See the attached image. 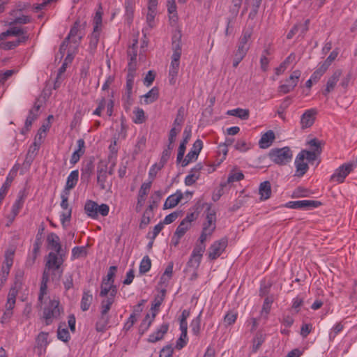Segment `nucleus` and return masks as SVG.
I'll return each mask as SVG.
<instances>
[{"label":"nucleus","mask_w":357,"mask_h":357,"mask_svg":"<svg viewBox=\"0 0 357 357\" xmlns=\"http://www.w3.org/2000/svg\"><path fill=\"white\" fill-rule=\"evenodd\" d=\"M251 32L249 31H243L239 38L237 50L234 54L233 67L236 68L239 63L243 59L247 54L250 48L249 40L251 37Z\"/></svg>","instance_id":"obj_2"},{"label":"nucleus","mask_w":357,"mask_h":357,"mask_svg":"<svg viewBox=\"0 0 357 357\" xmlns=\"http://www.w3.org/2000/svg\"><path fill=\"white\" fill-rule=\"evenodd\" d=\"M303 154H298L295 160L296 165V174L295 176L301 177L303 176L308 169V165L304 162Z\"/></svg>","instance_id":"obj_15"},{"label":"nucleus","mask_w":357,"mask_h":357,"mask_svg":"<svg viewBox=\"0 0 357 357\" xmlns=\"http://www.w3.org/2000/svg\"><path fill=\"white\" fill-rule=\"evenodd\" d=\"M109 321V315H102L100 314V317L96 324V331L98 332H104L107 328Z\"/></svg>","instance_id":"obj_34"},{"label":"nucleus","mask_w":357,"mask_h":357,"mask_svg":"<svg viewBox=\"0 0 357 357\" xmlns=\"http://www.w3.org/2000/svg\"><path fill=\"white\" fill-rule=\"evenodd\" d=\"M107 165L101 161L97 167V183L101 190L110 188L112 183L107 179Z\"/></svg>","instance_id":"obj_6"},{"label":"nucleus","mask_w":357,"mask_h":357,"mask_svg":"<svg viewBox=\"0 0 357 357\" xmlns=\"http://www.w3.org/2000/svg\"><path fill=\"white\" fill-rule=\"evenodd\" d=\"M275 139V133L273 130H270L261 135L259 142V145L261 149H267L270 147Z\"/></svg>","instance_id":"obj_18"},{"label":"nucleus","mask_w":357,"mask_h":357,"mask_svg":"<svg viewBox=\"0 0 357 357\" xmlns=\"http://www.w3.org/2000/svg\"><path fill=\"white\" fill-rule=\"evenodd\" d=\"M317 110L316 109H310L306 110L301 117V126L302 129L310 128L314 123Z\"/></svg>","instance_id":"obj_12"},{"label":"nucleus","mask_w":357,"mask_h":357,"mask_svg":"<svg viewBox=\"0 0 357 357\" xmlns=\"http://www.w3.org/2000/svg\"><path fill=\"white\" fill-rule=\"evenodd\" d=\"M79 178L78 170H73L70 172L67 178V181L65 187L64 192H69L70 190L73 189L77 184Z\"/></svg>","instance_id":"obj_29"},{"label":"nucleus","mask_w":357,"mask_h":357,"mask_svg":"<svg viewBox=\"0 0 357 357\" xmlns=\"http://www.w3.org/2000/svg\"><path fill=\"white\" fill-rule=\"evenodd\" d=\"M13 255H14V252H13V251L8 252V251L5 255V259H4V261L2 264V266L8 267V268H11L13 266Z\"/></svg>","instance_id":"obj_60"},{"label":"nucleus","mask_w":357,"mask_h":357,"mask_svg":"<svg viewBox=\"0 0 357 357\" xmlns=\"http://www.w3.org/2000/svg\"><path fill=\"white\" fill-rule=\"evenodd\" d=\"M84 210L88 216L92 218L98 217V204L93 201L89 200L86 202Z\"/></svg>","instance_id":"obj_30"},{"label":"nucleus","mask_w":357,"mask_h":357,"mask_svg":"<svg viewBox=\"0 0 357 357\" xmlns=\"http://www.w3.org/2000/svg\"><path fill=\"white\" fill-rule=\"evenodd\" d=\"M183 194L181 191L177 190L174 195H172L167 197L165 204L164 209L172 208L175 207L183 199Z\"/></svg>","instance_id":"obj_20"},{"label":"nucleus","mask_w":357,"mask_h":357,"mask_svg":"<svg viewBox=\"0 0 357 357\" xmlns=\"http://www.w3.org/2000/svg\"><path fill=\"white\" fill-rule=\"evenodd\" d=\"M128 73L136 75L137 70V45L133 44L128 50Z\"/></svg>","instance_id":"obj_13"},{"label":"nucleus","mask_w":357,"mask_h":357,"mask_svg":"<svg viewBox=\"0 0 357 357\" xmlns=\"http://www.w3.org/2000/svg\"><path fill=\"white\" fill-rule=\"evenodd\" d=\"M41 244H42L41 237H38V236H36V238L35 243L33 244V257H32V258H29L27 259V261H26L27 265L32 266L35 263V260L39 253Z\"/></svg>","instance_id":"obj_32"},{"label":"nucleus","mask_w":357,"mask_h":357,"mask_svg":"<svg viewBox=\"0 0 357 357\" xmlns=\"http://www.w3.org/2000/svg\"><path fill=\"white\" fill-rule=\"evenodd\" d=\"M199 178V174L190 172L185 178V184L188 186L193 185Z\"/></svg>","instance_id":"obj_56"},{"label":"nucleus","mask_w":357,"mask_h":357,"mask_svg":"<svg viewBox=\"0 0 357 357\" xmlns=\"http://www.w3.org/2000/svg\"><path fill=\"white\" fill-rule=\"evenodd\" d=\"M310 20L307 19L303 24L298 23L296 26H298V33L300 36H303L309 29Z\"/></svg>","instance_id":"obj_62"},{"label":"nucleus","mask_w":357,"mask_h":357,"mask_svg":"<svg viewBox=\"0 0 357 357\" xmlns=\"http://www.w3.org/2000/svg\"><path fill=\"white\" fill-rule=\"evenodd\" d=\"M205 249L206 245H202L197 243H196L191 254L190 258L188 261V266L189 267L195 268L199 267Z\"/></svg>","instance_id":"obj_9"},{"label":"nucleus","mask_w":357,"mask_h":357,"mask_svg":"<svg viewBox=\"0 0 357 357\" xmlns=\"http://www.w3.org/2000/svg\"><path fill=\"white\" fill-rule=\"evenodd\" d=\"M227 238H222L218 241H215L208 248V256L211 260L218 259L222 253L225 251L227 246Z\"/></svg>","instance_id":"obj_7"},{"label":"nucleus","mask_w":357,"mask_h":357,"mask_svg":"<svg viewBox=\"0 0 357 357\" xmlns=\"http://www.w3.org/2000/svg\"><path fill=\"white\" fill-rule=\"evenodd\" d=\"M73 58L70 56V54H68L66 58L65 59L63 63L61 66L59 68L57 73V76L56 78L54 88L60 87V83L63 80L65 75L64 73L66 71V68L68 65L71 63Z\"/></svg>","instance_id":"obj_16"},{"label":"nucleus","mask_w":357,"mask_h":357,"mask_svg":"<svg viewBox=\"0 0 357 357\" xmlns=\"http://www.w3.org/2000/svg\"><path fill=\"white\" fill-rule=\"evenodd\" d=\"M116 296V290L112 289V291L109 295L101 301L100 304V314L102 315H109L108 312L111 308L112 305L114 302V298Z\"/></svg>","instance_id":"obj_17"},{"label":"nucleus","mask_w":357,"mask_h":357,"mask_svg":"<svg viewBox=\"0 0 357 357\" xmlns=\"http://www.w3.org/2000/svg\"><path fill=\"white\" fill-rule=\"evenodd\" d=\"M25 33L26 31L23 29L19 27H11L6 31L1 33V39H5L8 36H17L21 37L22 36H26Z\"/></svg>","instance_id":"obj_37"},{"label":"nucleus","mask_w":357,"mask_h":357,"mask_svg":"<svg viewBox=\"0 0 357 357\" xmlns=\"http://www.w3.org/2000/svg\"><path fill=\"white\" fill-rule=\"evenodd\" d=\"M244 178V175L242 172H236V173H231L229 174L227 180L224 183H226V185H227L229 183H234L235 181H240L243 180Z\"/></svg>","instance_id":"obj_50"},{"label":"nucleus","mask_w":357,"mask_h":357,"mask_svg":"<svg viewBox=\"0 0 357 357\" xmlns=\"http://www.w3.org/2000/svg\"><path fill=\"white\" fill-rule=\"evenodd\" d=\"M354 165L353 163H344L339 167L331 176V181L339 183H343L345 178L354 169Z\"/></svg>","instance_id":"obj_8"},{"label":"nucleus","mask_w":357,"mask_h":357,"mask_svg":"<svg viewBox=\"0 0 357 357\" xmlns=\"http://www.w3.org/2000/svg\"><path fill=\"white\" fill-rule=\"evenodd\" d=\"M173 149H174L173 146L167 145V148L164 149V151H162V153L160 160L159 162L158 169H162L164 167L165 163L169 160V158L171 155V151Z\"/></svg>","instance_id":"obj_43"},{"label":"nucleus","mask_w":357,"mask_h":357,"mask_svg":"<svg viewBox=\"0 0 357 357\" xmlns=\"http://www.w3.org/2000/svg\"><path fill=\"white\" fill-rule=\"evenodd\" d=\"M158 98V91H149L147 93L141 97V102L142 100L146 105L150 104L155 101Z\"/></svg>","instance_id":"obj_41"},{"label":"nucleus","mask_w":357,"mask_h":357,"mask_svg":"<svg viewBox=\"0 0 357 357\" xmlns=\"http://www.w3.org/2000/svg\"><path fill=\"white\" fill-rule=\"evenodd\" d=\"M135 116L134 121L135 123H142L145 121L144 112L142 109L138 108L135 111Z\"/></svg>","instance_id":"obj_61"},{"label":"nucleus","mask_w":357,"mask_h":357,"mask_svg":"<svg viewBox=\"0 0 357 357\" xmlns=\"http://www.w3.org/2000/svg\"><path fill=\"white\" fill-rule=\"evenodd\" d=\"M94 170V165L92 160L84 163L81 169V178L83 181H89Z\"/></svg>","instance_id":"obj_25"},{"label":"nucleus","mask_w":357,"mask_h":357,"mask_svg":"<svg viewBox=\"0 0 357 357\" xmlns=\"http://www.w3.org/2000/svg\"><path fill=\"white\" fill-rule=\"evenodd\" d=\"M93 301V296L89 291H84L81 301V309L86 311L89 309Z\"/></svg>","instance_id":"obj_33"},{"label":"nucleus","mask_w":357,"mask_h":357,"mask_svg":"<svg viewBox=\"0 0 357 357\" xmlns=\"http://www.w3.org/2000/svg\"><path fill=\"white\" fill-rule=\"evenodd\" d=\"M203 147V142L201 139H197L192 146V149L188 152V153L186 155L185 158L183 159L181 166L185 167L187 166L190 162L196 160L198 158V155L202 149Z\"/></svg>","instance_id":"obj_11"},{"label":"nucleus","mask_w":357,"mask_h":357,"mask_svg":"<svg viewBox=\"0 0 357 357\" xmlns=\"http://www.w3.org/2000/svg\"><path fill=\"white\" fill-rule=\"evenodd\" d=\"M100 30L93 29V31L90 36L89 46L91 49H96L99 42Z\"/></svg>","instance_id":"obj_45"},{"label":"nucleus","mask_w":357,"mask_h":357,"mask_svg":"<svg viewBox=\"0 0 357 357\" xmlns=\"http://www.w3.org/2000/svg\"><path fill=\"white\" fill-rule=\"evenodd\" d=\"M169 324L167 323L162 324L155 332L149 335L148 341L153 343L162 340L164 335L167 332Z\"/></svg>","instance_id":"obj_23"},{"label":"nucleus","mask_w":357,"mask_h":357,"mask_svg":"<svg viewBox=\"0 0 357 357\" xmlns=\"http://www.w3.org/2000/svg\"><path fill=\"white\" fill-rule=\"evenodd\" d=\"M167 3L170 24L172 25H175L176 24L178 19L175 0H167Z\"/></svg>","instance_id":"obj_21"},{"label":"nucleus","mask_w":357,"mask_h":357,"mask_svg":"<svg viewBox=\"0 0 357 357\" xmlns=\"http://www.w3.org/2000/svg\"><path fill=\"white\" fill-rule=\"evenodd\" d=\"M57 337L61 341L67 342L70 339L68 330L66 328H62L61 326H59L57 331Z\"/></svg>","instance_id":"obj_51"},{"label":"nucleus","mask_w":357,"mask_h":357,"mask_svg":"<svg viewBox=\"0 0 357 357\" xmlns=\"http://www.w3.org/2000/svg\"><path fill=\"white\" fill-rule=\"evenodd\" d=\"M48 333L41 332L36 338V347L38 349H45L48 344L47 342Z\"/></svg>","instance_id":"obj_40"},{"label":"nucleus","mask_w":357,"mask_h":357,"mask_svg":"<svg viewBox=\"0 0 357 357\" xmlns=\"http://www.w3.org/2000/svg\"><path fill=\"white\" fill-rule=\"evenodd\" d=\"M184 121V111L183 107H181L177 112L176 117L174 121L173 127L180 128Z\"/></svg>","instance_id":"obj_52"},{"label":"nucleus","mask_w":357,"mask_h":357,"mask_svg":"<svg viewBox=\"0 0 357 357\" xmlns=\"http://www.w3.org/2000/svg\"><path fill=\"white\" fill-rule=\"evenodd\" d=\"M50 96V93H47L45 91H43V93H42L40 96L36 99L33 107L29 110V114L25 121L24 129L26 130H29L33 122L36 120L39 116L40 108L45 103Z\"/></svg>","instance_id":"obj_3"},{"label":"nucleus","mask_w":357,"mask_h":357,"mask_svg":"<svg viewBox=\"0 0 357 357\" xmlns=\"http://www.w3.org/2000/svg\"><path fill=\"white\" fill-rule=\"evenodd\" d=\"M152 181H150L148 183H144L139 190L138 196L141 197H144L148 194L151 187Z\"/></svg>","instance_id":"obj_59"},{"label":"nucleus","mask_w":357,"mask_h":357,"mask_svg":"<svg viewBox=\"0 0 357 357\" xmlns=\"http://www.w3.org/2000/svg\"><path fill=\"white\" fill-rule=\"evenodd\" d=\"M160 293H161L160 295H158L155 297L153 303L152 304V307H151L152 310L153 308L159 307L160 306V305L162 304V303L163 302L165 297L166 290L162 289Z\"/></svg>","instance_id":"obj_53"},{"label":"nucleus","mask_w":357,"mask_h":357,"mask_svg":"<svg viewBox=\"0 0 357 357\" xmlns=\"http://www.w3.org/2000/svg\"><path fill=\"white\" fill-rule=\"evenodd\" d=\"M60 313L59 301L50 300L48 306L45 307L43 311V317L45 319L46 324H50L52 321V319L58 318Z\"/></svg>","instance_id":"obj_5"},{"label":"nucleus","mask_w":357,"mask_h":357,"mask_svg":"<svg viewBox=\"0 0 357 357\" xmlns=\"http://www.w3.org/2000/svg\"><path fill=\"white\" fill-rule=\"evenodd\" d=\"M201 314L202 312L199 313V314L194 319L191 324L190 327L192 328V331L194 335H197L199 333L200 331V325H201Z\"/></svg>","instance_id":"obj_49"},{"label":"nucleus","mask_w":357,"mask_h":357,"mask_svg":"<svg viewBox=\"0 0 357 357\" xmlns=\"http://www.w3.org/2000/svg\"><path fill=\"white\" fill-rule=\"evenodd\" d=\"M270 159L275 164L284 165L292 159V151L288 146L271 149L268 153Z\"/></svg>","instance_id":"obj_4"},{"label":"nucleus","mask_w":357,"mask_h":357,"mask_svg":"<svg viewBox=\"0 0 357 357\" xmlns=\"http://www.w3.org/2000/svg\"><path fill=\"white\" fill-rule=\"evenodd\" d=\"M155 77V73L153 70H149L143 79V83L146 87H149Z\"/></svg>","instance_id":"obj_55"},{"label":"nucleus","mask_w":357,"mask_h":357,"mask_svg":"<svg viewBox=\"0 0 357 357\" xmlns=\"http://www.w3.org/2000/svg\"><path fill=\"white\" fill-rule=\"evenodd\" d=\"M342 75V70L340 69L335 70L333 75L328 78L326 84V89H333L339 80Z\"/></svg>","instance_id":"obj_39"},{"label":"nucleus","mask_w":357,"mask_h":357,"mask_svg":"<svg viewBox=\"0 0 357 357\" xmlns=\"http://www.w3.org/2000/svg\"><path fill=\"white\" fill-rule=\"evenodd\" d=\"M321 202L314 200H301L289 202L286 206L291 208H317L321 205Z\"/></svg>","instance_id":"obj_14"},{"label":"nucleus","mask_w":357,"mask_h":357,"mask_svg":"<svg viewBox=\"0 0 357 357\" xmlns=\"http://www.w3.org/2000/svg\"><path fill=\"white\" fill-rule=\"evenodd\" d=\"M86 25V22L81 23L79 20L74 23L68 35L60 46L59 51L61 54H64L69 43H73L75 47L79 45L81 40L85 35Z\"/></svg>","instance_id":"obj_1"},{"label":"nucleus","mask_w":357,"mask_h":357,"mask_svg":"<svg viewBox=\"0 0 357 357\" xmlns=\"http://www.w3.org/2000/svg\"><path fill=\"white\" fill-rule=\"evenodd\" d=\"M301 72L299 70H296L291 73V74L289 75V78L286 80V83L282 86V87L285 88H292L296 86L299 78L301 77Z\"/></svg>","instance_id":"obj_26"},{"label":"nucleus","mask_w":357,"mask_h":357,"mask_svg":"<svg viewBox=\"0 0 357 357\" xmlns=\"http://www.w3.org/2000/svg\"><path fill=\"white\" fill-rule=\"evenodd\" d=\"M146 138L145 136H142L138 138L135 149L133 151L134 155H138L139 153L144 151L146 147Z\"/></svg>","instance_id":"obj_44"},{"label":"nucleus","mask_w":357,"mask_h":357,"mask_svg":"<svg viewBox=\"0 0 357 357\" xmlns=\"http://www.w3.org/2000/svg\"><path fill=\"white\" fill-rule=\"evenodd\" d=\"M352 74L351 73H348L346 75H344L341 80L340 86L342 88H347L350 86V83L352 82Z\"/></svg>","instance_id":"obj_64"},{"label":"nucleus","mask_w":357,"mask_h":357,"mask_svg":"<svg viewBox=\"0 0 357 357\" xmlns=\"http://www.w3.org/2000/svg\"><path fill=\"white\" fill-rule=\"evenodd\" d=\"M227 114L230 116H234L240 118L242 120H246L249 118V110L241 108H237L227 111Z\"/></svg>","instance_id":"obj_35"},{"label":"nucleus","mask_w":357,"mask_h":357,"mask_svg":"<svg viewBox=\"0 0 357 357\" xmlns=\"http://www.w3.org/2000/svg\"><path fill=\"white\" fill-rule=\"evenodd\" d=\"M155 317V314L153 313L152 317H151L149 314L146 315L144 319L142 320L139 328V332L141 334H144L150 327L152 321H153L154 318Z\"/></svg>","instance_id":"obj_36"},{"label":"nucleus","mask_w":357,"mask_h":357,"mask_svg":"<svg viewBox=\"0 0 357 357\" xmlns=\"http://www.w3.org/2000/svg\"><path fill=\"white\" fill-rule=\"evenodd\" d=\"M180 130H181L180 128H176V127H173L170 130L169 134V138H168V141H169L168 146H171L174 147V143L175 142L176 135L180 132Z\"/></svg>","instance_id":"obj_54"},{"label":"nucleus","mask_w":357,"mask_h":357,"mask_svg":"<svg viewBox=\"0 0 357 357\" xmlns=\"http://www.w3.org/2000/svg\"><path fill=\"white\" fill-rule=\"evenodd\" d=\"M213 233H211V230L209 229L207 231L206 228H202V234L199 236V241L197 243L206 245L205 242L207 239L208 236H210L212 235Z\"/></svg>","instance_id":"obj_63"},{"label":"nucleus","mask_w":357,"mask_h":357,"mask_svg":"<svg viewBox=\"0 0 357 357\" xmlns=\"http://www.w3.org/2000/svg\"><path fill=\"white\" fill-rule=\"evenodd\" d=\"M64 252H51L48 254L45 268L48 270H58L64 261Z\"/></svg>","instance_id":"obj_10"},{"label":"nucleus","mask_w":357,"mask_h":357,"mask_svg":"<svg viewBox=\"0 0 357 357\" xmlns=\"http://www.w3.org/2000/svg\"><path fill=\"white\" fill-rule=\"evenodd\" d=\"M47 241L51 249L54 250L55 252H63L61 243L59 242V237L54 233H50L47 238Z\"/></svg>","instance_id":"obj_24"},{"label":"nucleus","mask_w":357,"mask_h":357,"mask_svg":"<svg viewBox=\"0 0 357 357\" xmlns=\"http://www.w3.org/2000/svg\"><path fill=\"white\" fill-rule=\"evenodd\" d=\"M24 277V271L22 269H17L15 272V287L20 288L22 284V279Z\"/></svg>","instance_id":"obj_58"},{"label":"nucleus","mask_w":357,"mask_h":357,"mask_svg":"<svg viewBox=\"0 0 357 357\" xmlns=\"http://www.w3.org/2000/svg\"><path fill=\"white\" fill-rule=\"evenodd\" d=\"M261 200H266L270 198L271 195V185L269 181H266L262 182L259 188Z\"/></svg>","instance_id":"obj_27"},{"label":"nucleus","mask_w":357,"mask_h":357,"mask_svg":"<svg viewBox=\"0 0 357 357\" xmlns=\"http://www.w3.org/2000/svg\"><path fill=\"white\" fill-rule=\"evenodd\" d=\"M215 212L208 208L206 216V222L203 224V228H206L207 231L211 229V233H213L215 229Z\"/></svg>","instance_id":"obj_22"},{"label":"nucleus","mask_w":357,"mask_h":357,"mask_svg":"<svg viewBox=\"0 0 357 357\" xmlns=\"http://www.w3.org/2000/svg\"><path fill=\"white\" fill-rule=\"evenodd\" d=\"M179 65L178 63L174 64L171 63L169 70V81L172 84H174L176 82V79L179 70Z\"/></svg>","instance_id":"obj_42"},{"label":"nucleus","mask_w":357,"mask_h":357,"mask_svg":"<svg viewBox=\"0 0 357 357\" xmlns=\"http://www.w3.org/2000/svg\"><path fill=\"white\" fill-rule=\"evenodd\" d=\"M151 266V261L150 258L148 256L144 257L142 259L140 265H139V272L142 274H144L147 273Z\"/></svg>","instance_id":"obj_46"},{"label":"nucleus","mask_w":357,"mask_h":357,"mask_svg":"<svg viewBox=\"0 0 357 357\" xmlns=\"http://www.w3.org/2000/svg\"><path fill=\"white\" fill-rule=\"evenodd\" d=\"M112 289H115L116 294L117 293L116 286L112 284V282H105V280H102V284L100 285V296L101 297H107L109 295V294L112 293Z\"/></svg>","instance_id":"obj_31"},{"label":"nucleus","mask_w":357,"mask_h":357,"mask_svg":"<svg viewBox=\"0 0 357 357\" xmlns=\"http://www.w3.org/2000/svg\"><path fill=\"white\" fill-rule=\"evenodd\" d=\"M86 255L87 251L84 246L75 247L72 250V257L74 259L84 257H86Z\"/></svg>","instance_id":"obj_48"},{"label":"nucleus","mask_w":357,"mask_h":357,"mask_svg":"<svg viewBox=\"0 0 357 357\" xmlns=\"http://www.w3.org/2000/svg\"><path fill=\"white\" fill-rule=\"evenodd\" d=\"M18 290L15 288H11L8 295L7 302L6 303V311L13 312V310L15 305L16 296L17 295Z\"/></svg>","instance_id":"obj_28"},{"label":"nucleus","mask_w":357,"mask_h":357,"mask_svg":"<svg viewBox=\"0 0 357 357\" xmlns=\"http://www.w3.org/2000/svg\"><path fill=\"white\" fill-rule=\"evenodd\" d=\"M48 268H45L44 272L42 276V280L40 283V292L38 295V305L41 307L43 304V299L45 295L47 294V283L49 280V273H47Z\"/></svg>","instance_id":"obj_19"},{"label":"nucleus","mask_w":357,"mask_h":357,"mask_svg":"<svg viewBox=\"0 0 357 357\" xmlns=\"http://www.w3.org/2000/svg\"><path fill=\"white\" fill-rule=\"evenodd\" d=\"M152 216H153L152 207L148 206V208L144 212V214L142 217L141 222L139 223V228L141 229H144L150 223L151 218Z\"/></svg>","instance_id":"obj_38"},{"label":"nucleus","mask_w":357,"mask_h":357,"mask_svg":"<svg viewBox=\"0 0 357 357\" xmlns=\"http://www.w3.org/2000/svg\"><path fill=\"white\" fill-rule=\"evenodd\" d=\"M190 227L191 225L187 221L182 220L176 228L175 234L183 237Z\"/></svg>","instance_id":"obj_47"},{"label":"nucleus","mask_w":357,"mask_h":357,"mask_svg":"<svg viewBox=\"0 0 357 357\" xmlns=\"http://www.w3.org/2000/svg\"><path fill=\"white\" fill-rule=\"evenodd\" d=\"M298 154H303L304 159H307L309 162L314 161L317 159V152L314 151H310L307 150H303L301 151Z\"/></svg>","instance_id":"obj_57"}]
</instances>
